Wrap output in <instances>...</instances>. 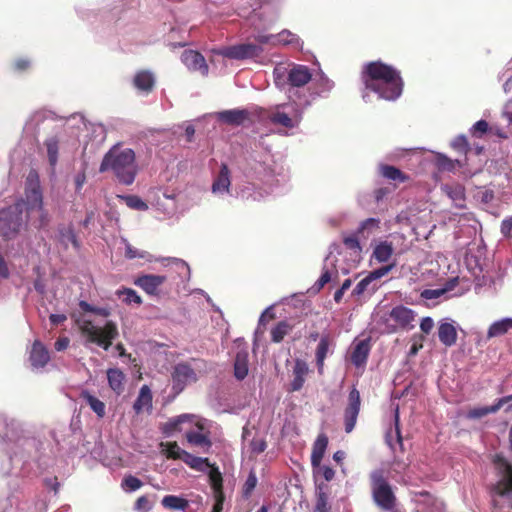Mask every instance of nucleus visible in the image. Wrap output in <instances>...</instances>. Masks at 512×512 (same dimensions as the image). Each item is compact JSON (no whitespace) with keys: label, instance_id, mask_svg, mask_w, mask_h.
Wrapping results in <instances>:
<instances>
[{"label":"nucleus","instance_id":"1","mask_svg":"<svg viewBox=\"0 0 512 512\" xmlns=\"http://www.w3.org/2000/svg\"><path fill=\"white\" fill-rule=\"evenodd\" d=\"M0 447L6 449L7 459L1 472L7 476L34 477L47 465L43 459V443L34 437L21 421L0 415Z\"/></svg>","mask_w":512,"mask_h":512},{"label":"nucleus","instance_id":"2","mask_svg":"<svg viewBox=\"0 0 512 512\" xmlns=\"http://www.w3.org/2000/svg\"><path fill=\"white\" fill-rule=\"evenodd\" d=\"M244 177L245 180L235 184L234 197L247 202L265 201L290 180L289 171L283 165L274 164L272 167L268 158L259 161L256 156L248 161Z\"/></svg>","mask_w":512,"mask_h":512},{"label":"nucleus","instance_id":"3","mask_svg":"<svg viewBox=\"0 0 512 512\" xmlns=\"http://www.w3.org/2000/svg\"><path fill=\"white\" fill-rule=\"evenodd\" d=\"M362 81L365 90L362 98L369 102V91L374 92L378 98L387 101H395L403 91V80L400 72L393 66L381 61H373L365 64L362 71Z\"/></svg>","mask_w":512,"mask_h":512},{"label":"nucleus","instance_id":"4","mask_svg":"<svg viewBox=\"0 0 512 512\" xmlns=\"http://www.w3.org/2000/svg\"><path fill=\"white\" fill-rule=\"evenodd\" d=\"M343 244L346 249V262L339 264L335 253L341 254V247L339 244L333 243L329 247V254L324 259L322 274L315 283L317 289L320 290L325 284L329 282L339 283L341 276H346L350 273L351 269L355 268L361 261L362 247L359 243L357 236L351 235L343 239Z\"/></svg>","mask_w":512,"mask_h":512},{"label":"nucleus","instance_id":"5","mask_svg":"<svg viewBox=\"0 0 512 512\" xmlns=\"http://www.w3.org/2000/svg\"><path fill=\"white\" fill-rule=\"evenodd\" d=\"M311 69L303 64H278L273 69L276 87L283 91L291 102H299L303 106L306 88L312 80Z\"/></svg>","mask_w":512,"mask_h":512},{"label":"nucleus","instance_id":"6","mask_svg":"<svg viewBox=\"0 0 512 512\" xmlns=\"http://www.w3.org/2000/svg\"><path fill=\"white\" fill-rule=\"evenodd\" d=\"M99 172H111L118 183L132 185L139 172L134 150L123 148L119 144L113 145L103 156Z\"/></svg>","mask_w":512,"mask_h":512},{"label":"nucleus","instance_id":"7","mask_svg":"<svg viewBox=\"0 0 512 512\" xmlns=\"http://www.w3.org/2000/svg\"><path fill=\"white\" fill-rule=\"evenodd\" d=\"M497 473V481L491 490L492 512H508L503 510V501H512V465L502 456L496 455L493 460ZM417 512H444L443 503L434 500L432 506H420Z\"/></svg>","mask_w":512,"mask_h":512},{"label":"nucleus","instance_id":"8","mask_svg":"<svg viewBox=\"0 0 512 512\" xmlns=\"http://www.w3.org/2000/svg\"><path fill=\"white\" fill-rule=\"evenodd\" d=\"M78 325L86 347L96 345L107 351L119 335L117 324L111 320L100 326L91 320L82 319L78 322Z\"/></svg>","mask_w":512,"mask_h":512},{"label":"nucleus","instance_id":"9","mask_svg":"<svg viewBox=\"0 0 512 512\" xmlns=\"http://www.w3.org/2000/svg\"><path fill=\"white\" fill-rule=\"evenodd\" d=\"M303 107L299 102H288L270 107L266 112L267 119L280 127L281 135H288V130L297 128L302 121Z\"/></svg>","mask_w":512,"mask_h":512},{"label":"nucleus","instance_id":"10","mask_svg":"<svg viewBox=\"0 0 512 512\" xmlns=\"http://www.w3.org/2000/svg\"><path fill=\"white\" fill-rule=\"evenodd\" d=\"M206 371V363L202 359L194 358L187 362L177 363L171 374L172 390L175 394L181 393L186 386L196 382L198 377Z\"/></svg>","mask_w":512,"mask_h":512},{"label":"nucleus","instance_id":"11","mask_svg":"<svg viewBox=\"0 0 512 512\" xmlns=\"http://www.w3.org/2000/svg\"><path fill=\"white\" fill-rule=\"evenodd\" d=\"M248 16L255 29L269 28L279 17L280 0H253Z\"/></svg>","mask_w":512,"mask_h":512},{"label":"nucleus","instance_id":"12","mask_svg":"<svg viewBox=\"0 0 512 512\" xmlns=\"http://www.w3.org/2000/svg\"><path fill=\"white\" fill-rule=\"evenodd\" d=\"M372 497L375 504L384 511L395 508L396 497L382 470L370 474Z\"/></svg>","mask_w":512,"mask_h":512},{"label":"nucleus","instance_id":"13","mask_svg":"<svg viewBox=\"0 0 512 512\" xmlns=\"http://www.w3.org/2000/svg\"><path fill=\"white\" fill-rule=\"evenodd\" d=\"M416 313L403 305L393 307L387 316L381 317L387 333H395L398 329L410 330L414 328Z\"/></svg>","mask_w":512,"mask_h":512},{"label":"nucleus","instance_id":"14","mask_svg":"<svg viewBox=\"0 0 512 512\" xmlns=\"http://www.w3.org/2000/svg\"><path fill=\"white\" fill-rule=\"evenodd\" d=\"M24 204L16 202L6 209L0 210V234L11 239L15 237L23 225Z\"/></svg>","mask_w":512,"mask_h":512},{"label":"nucleus","instance_id":"15","mask_svg":"<svg viewBox=\"0 0 512 512\" xmlns=\"http://www.w3.org/2000/svg\"><path fill=\"white\" fill-rule=\"evenodd\" d=\"M335 83L331 80L324 72L318 71L315 75H312V80L309 86L306 87V95L302 97L303 108L311 106L314 100L317 98H328L332 90L334 89Z\"/></svg>","mask_w":512,"mask_h":512},{"label":"nucleus","instance_id":"16","mask_svg":"<svg viewBox=\"0 0 512 512\" xmlns=\"http://www.w3.org/2000/svg\"><path fill=\"white\" fill-rule=\"evenodd\" d=\"M26 201H21L24 207L30 212H37L40 216V226H44L48 222V216L43 210V199L37 177L32 173L27 178L26 183Z\"/></svg>","mask_w":512,"mask_h":512},{"label":"nucleus","instance_id":"17","mask_svg":"<svg viewBox=\"0 0 512 512\" xmlns=\"http://www.w3.org/2000/svg\"><path fill=\"white\" fill-rule=\"evenodd\" d=\"M232 188V173L226 163H221L218 171L212 175L211 193L219 198L234 197Z\"/></svg>","mask_w":512,"mask_h":512},{"label":"nucleus","instance_id":"18","mask_svg":"<svg viewBox=\"0 0 512 512\" xmlns=\"http://www.w3.org/2000/svg\"><path fill=\"white\" fill-rule=\"evenodd\" d=\"M263 52L264 49L261 48L260 45H256L254 41H248L242 44L222 48L218 51V54L229 59L243 60L259 57Z\"/></svg>","mask_w":512,"mask_h":512},{"label":"nucleus","instance_id":"19","mask_svg":"<svg viewBox=\"0 0 512 512\" xmlns=\"http://www.w3.org/2000/svg\"><path fill=\"white\" fill-rule=\"evenodd\" d=\"M361 405L360 393L353 387L348 395V403L344 412L345 431L350 433L353 431L357 417L359 415Z\"/></svg>","mask_w":512,"mask_h":512},{"label":"nucleus","instance_id":"20","mask_svg":"<svg viewBox=\"0 0 512 512\" xmlns=\"http://www.w3.org/2000/svg\"><path fill=\"white\" fill-rule=\"evenodd\" d=\"M196 429H191L186 432L187 442L199 448L203 453L209 452L212 442L209 438V433L204 432V423L201 421L196 422Z\"/></svg>","mask_w":512,"mask_h":512},{"label":"nucleus","instance_id":"21","mask_svg":"<svg viewBox=\"0 0 512 512\" xmlns=\"http://www.w3.org/2000/svg\"><path fill=\"white\" fill-rule=\"evenodd\" d=\"M49 361L48 349L40 340H35L29 351V363L32 370L42 371Z\"/></svg>","mask_w":512,"mask_h":512},{"label":"nucleus","instance_id":"22","mask_svg":"<svg viewBox=\"0 0 512 512\" xmlns=\"http://www.w3.org/2000/svg\"><path fill=\"white\" fill-rule=\"evenodd\" d=\"M182 63L193 72L208 75L209 68L203 55L195 50H185L181 55Z\"/></svg>","mask_w":512,"mask_h":512},{"label":"nucleus","instance_id":"23","mask_svg":"<svg viewBox=\"0 0 512 512\" xmlns=\"http://www.w3.org/2000/svg\"><path fill=\"white\" fill-rule=\"evenodd\" d=\"M166 281V276L156 274H143L134 280V284L148 295L155 296L160 286Z\"/></svg>","mask_w":512,"mask_h":512},{"label":"nucleus","instance_id":"24","mask_svg":"<svg viewBox=\"0 0 512 512\" xmlns=\"http://www.w3.org/2000/svg\"><path fill=\"white\" fill-rule=\"evenodd\" d=\"M370 351L371 344L369 338L354 342L350 353L352 364L357 368L364 367L367 363Z\"/></svg>","mask_w":512,"mask_h":512},{"label":"nucleus","instance_id":"25","mask_svg":"<svg viewBox=\"0 0 512 512\" xmlns=\"http://www.w3.org/2000/svg\"><path fill=\"white\" fill-rule=\"evenodd\" d=\"M210 485L213 489L215 498V503L211 512H222L224 504L222 475L217 469L212 470L210 473Z\"/></svg>","mask_w":512,"mask_h":512},{"label":"nucleus","instance_id":"26","mask_svg":"<svg viewBox=\"0 0 512 512\" xmlns=\"http://www.w3.org/2000/svg\"><path fill=\"white\" fill-rule=\"evenodd\" d=\"M134 87L143 94L152 91L155 85V76L149 70L138 71L133 78Z\"/></svg>","mask_w":512,"mask_h":512},{"label":"nucleus","instance_id":"27","mask_svg":"<svg viewBox=\"0 0 512 512\" xmlns=\"http://www.w3.org/2000/svg\"><path fill=\"white\" fill-rule=\"evenodd\" d=\"M441 190L458 208L465 207V188L461 184H443Z\"/></svg>","mask_w":512,"mask_h":512},{"label":"nucleus","instance_id":"28","mask_svg":"<svg viewBox=\"0 0 512 512\" xmlns=\"http://www.w3.org/2000/svg\"><path fill=\"white\" fill-rule=\"evenodd\" d=\"M309 368L306 362L303 360H296L293 367V380L290 383V391L296 392L301 390L305 383L306 375L308 374Z\"/></svg>","mask_w":512,"mask_h":512},{"label":"nucleus","instance_id":"29","mask_svg":"<svg viewBox=\"0 0 512 512\" xmlns=\"http://www.w3.org/2000/svg\"><path fill=\"white\" fill-rule=\"evenodd\" d=\"M215 116L226 124L239 126L248 118V112L241 109H231L218 112Z\"/></svg>","mask_w":512,"mask_h":512},{"label":"nucleus","instance_id":"30","mask_svg":"<svg viewBox=\"0 0 512 512\" xmlns=\"http://www.w3.org/2000/svg\"><path fill=\"white\" fill-rule=\"evenodd\" d=\"M184 463L195 471L208 472L209 477L212 470L217 469L219 471L217 467L210 463L208 458L197 457L189 452L185 454Z\"/></svg>","mask_w":512,"mask_h":512},{"label":"nucleus","instance_id":"31","mask_svg":"<svg viewBox=\"0 0 512 512\" xmlns=\"http://www.w3.org/2000/svg\"><path fill=\"white\" fill-rule=\"evenodd\" d=\"M394 253V247L391 242L379 241L375 244L372 252V259L378 263H386L392 257Z\"/></svg>","mask_w":512,"mask_h":512},{"label":"nucleus","instance_id":"32","mask_svg":"<svg viewBox=\"0 0 512 512\" xmlns=\"http://www.w3.org/2000/svg\"><path fill=\"white\" fill-rule=\"evenodd\" d=\"M133 409L137 414L152 409V393L147 385L140 388L139 395L134 402Z\"/></svg>","mask_w":512,"mask_h":512},{"label":"nucleus","instance_id":"33","mask_svg":"<svg viewBox=\"0 0 512 512\" xmlns=\"http://www.w3.org/2000/svg\"><path fill=\"white\" fill-rule=\"evenodd\" d=\"M107 380L110 389L116 394L120 395L124 391L125 375L118 368H109L107 370Z\"/></svg>","mask_w":512,"mask_h":512},{"label":"nucleus","instance_id":"34","mask_svg":"<svg viewBox=\"0 0 512 512\" xmlns=\"http://www.w3.org/2000/svg\"><path fill=\"white\" fill-rule=\"evenodd\" d=\"M438 337L442 344L445 346H452L456 343L457 332L452 323L442 322L438 327Z\"/></svg>","mask_w":512,"mask_h":512},{"label":"nucleus","instance_id":"35","mask_svg":"<svg viewBox=\"0 0 512 512\" xmlns=\"http://www.w3.org/2000/svg\"><path fill=\"white\" fill-rule=\"evenodd\" d=\"M83 401L99 418H103L106 414V405L103 401L94 396L90 391L83 390L80 394Z\"/></svg>","mask_w":512,"mask_h":512},{"label":"nucleus","instance_id":"36","mask_svg":"<svg viewBox=\"0 0 512 512\" xmlns=\"http://www.w3.org/2000/svg\"><path fill=\"white\" fill-rule=\"evenodd\" d=\"M328 445V438L324 434L318 435L316 441L313 444L312 454H311V464L313 467H319L320 463L325 454L326 448Z\"/></svg>","mask_w":512,"mask_h":512},{"label":"nucleus","instance_id":"37","mask_svg":"<svg viewBox=\"0 0 512 512\" xmlns=\"http://www.w3.org/2000/svg\"><path fill=\"white\" fill-rule=\"evenodd\" d=\"M512 329V318L505 317L493 322L487 331V339L495 338L506 334Z\"/></svg>","mask_w":512,"mask_h":512},{"label":"nucleus","instance_id":"38","mask_svg":"<svg viewBox=\"0 0 512 512\" xmlns=\"http://www.w3.org/2000/svg\"><path fill=\"white\" fill-rule=\"evenodd\" d=\"M380 231V219L378 218H367L360 222L357 234L362 238H369L372 235L377 234Z\"/></svg>","mask_w":512,"mask_h":512},{"label":"nucleus","instance_id":"39","mask_svg":"<svg viewBox=\"0 0 512 512\" xmlns=\"http://www.w3.org/2000/svg\"><path fill=\"white\" fill-rule=\"evenodd\" d=\"M115 295L128 306H140L143 303L141 296L132 288L122 287L116 290Z\"/></svg>","mask_w":512,"mask_h":512},{"label":"nucleus","instance_id":"40","mask_svg":"<svg viewBox=\"0 0 512 512\" xmlns=\"http://www.w3.org/2000/svg\"><path fill=\"white\" fill-rule=\"evenodd\" d=\"M248 374V353L245 350L237 352L234 362V375L243 380Z\"/></svg>","mask_w":512,"mask_h":512},{"label":"nucleus","instance_id":"41","mask_svg":"<svg viewBox=\"0 0 512 512\" xmlns=\"http://www.w3.org/2000/svg\"><path fill=\"white\" fill-rule=\"evenodd\" d=\"M277 45H287L296 49H301L303 43L298 35L285 29L276 34V46Z\"/></svg>","mask_w":512,"mask_h":512},{"label":"nucleus","instance_id":"42","mask_svg":"<svg viewBox=\"0 0 512 512\" xmlns=\"http://www.w3.org/2000/svg\"><path fill=\"white\" fill-rule=\"evenodd\" d=\"M161 504L163 507L175 511H185L189 507L188 500L175 495L164 496Z\"/></svg>","mask_w":512,"mask_h":512},{"label":"nucleus","instance_id":"43","mask_svg":"<svg viewBox=\"0 0 512 512\" xmlns=\"http://www.w3.org/2000/svg\"><path fill=\"white\" fill-rule=\"evenodd\" d=\"M394 424L395 428L394 430H391L387 432L386 434V442L390 446V448L394 449L395 444H402V438L400 434V428H399V408L396 407L395 413H394Z\"/></svg>","mask_w":512,"mask_h":512},{"label":"nucleus","instance_id":"44","mask_svg":"<svg viewBox=\"0 0 512 512\" xmlns=\"http://www.w3.org/2000/svg\"><path fill=\"white\" fill-rule=\"evenodd\" d=\"M49 164L54 168L58 163L59 141L53 136L45 141Z\"/></svg>","mask_w":512,"mask_h":512},{"label":"nucleus","instance_id":"45","mask_svg":"<svg viewBox=\"0 0 512 512\" xmlns=\"http://www.w3.org/2000/svg\"><path fill=\"white\" fill-rule=\"evenodd\" d=\"M163 451L167 458L170 459H180L184 462L185 454H188L187 451L181 449L176 442H169L166 444H161Z\"/></svg>","mask_w":512,"mask_h":512},{"label":"nucleus","instance_id":"46","mask_svg":"<svg viewBox=\"0 0 512 512\" xmlns=\"http://www.w3.org/2000/svg\"><path fill=\"white\" fill-rule=\"evenodd\" d=\"M380 174L393 181L404 182L406 180V176L396 167L391 165H380L379 166Z\"/></svg>","mask_w":512,"mask_h":512},{"label":"nucleus","instance_id":"47","mask_svg":"<svg viewBox=\"0 0 512 512\" xmlns=\"http://www.w3.org/2000/svg\"><path fill=\"white\" fill-rule=\"evenodd\" d=\"M329 351V341L327 338L322 337L317 345L316 349V361L318 370L320 373H322L324 360L327 357Z\"/></svg>","mask_w":512,"mask_h":512},{"label":"nucleus","instance_id":"48","mask_svg":"<svg viewBox=\"0 0 512 512\" xmlns=\"http://www.w3.org/2000/svg\"><path fill=\"white\" fill-rule=\"evenodd\" d=\"M377 288V284L374 283V281L370 278L369 275H367L355 286V288L353 289V294L360 296L365 292L373 293L377 290Z\"/></svg>","mask_w":512,"mask_h":512},{"label":"nucleus","instance_id":"49","mask_svg":"<svg viewBox=\"0 0 512 512\" xmlns=\"http://www.w3.org/2000/svg\"><path fill=\"white\" fill-rule=\"evenodd\" d=\"M124 242H125L124 245H125V257L126 258H128V259L141 258V259H145L148 262L152 261L153 256L150 253L133 247L126 240Z\"/></svg>","mask_w":512,"mask_h":512},{"label":"nucleus","instance_id":"50","mask_svg":"<svg viewBox=\"0 0 512 512\" xmlns=\"http://www.w3.org/2000/svg\"><path fill=\"white\" fill-rule=\"evenodd\" d=\"M497 411H498V408H497L496 404H493L491 406L475 407L468 411L467 418L480 419L488 414L496 413Z\"/></svg>","mask_w":512,"mask_h":512},{"label":"nucleus","instance_id":"51","mask_svg":"<svg viewBox=\"0 0 512 512\" xmlns=\"http://www.w3.org/2000/svg\"><path fill=\"white\" fill-rule=\"evenodd\" d=\"M253 41L256 45H260L265 50L266 46H276V34H265L258 32L253 35Z\"/></svg>","mask_w":512,"mask_h":512},{"label":"nucleus","instance_id":"52","mask_svg":"<svg viewBox=\"0 0 512 512\" xmlns=\"http://www.w3.org/2000/svg\"><path fill=\"white\" fill-rule=\"evenodd\" d=\"M142 485V481L132 475L125 476L121 482V488L127 493L137 491Z\"/></svg>","mask_w":512,"mask_h":512},{"label":"nucleus","instance_id":"53","mask_svg":"<svg viewBox=\"0 0 512 512\" xmlns=\"http://www.w3.org/2000/svg\"><path fill=\"white\" fill-rule=\"evenodd\" d=\"M267 138H268V135H261L259 137V139L256 141L255 143V146L256 147H259L261 149H263L264 151L267 152V154L264 155V159H259L257 158L259 161H265L268 157V162L273 166L274 164H277L275 161H273L272 159V156L270 155V147H271V144L267 141ZM256 156L258 157V155L256 153H254L251 157V159Z\"/></svg>","mask_w":512,"mask_h":512},{"label":"nucleus","instance_id":"54","mask_svg":"<svg viewBox=\"0 0 512 512\" xmlns=\"http://www.w3.org/2000/svg\"><path fill=\"white\" fill-rule=\"evenodd\" d=\"M121 199H123L126 205L131 209L138 211H146L148 209L146 202L136 195L121 196Z\"/></svg>","mask_w":512,"mask_h":512},{"label":"nucleus","instance_id":"55","mask_svg":"<svg viewBox=\"0 0 512 512\" xmlns=\"http://www.w3.org/2000/svg\"><path fill=\"white\" fill-rule=\"evenodd\" d=\"M290 326L287 322H279L271 331L272 341L279 343L283 340L284 336L288 333Z\"/></svg>","mask_w":512,"mask_h":512},{"label":"nucleus","instance_id":"56","mask_svg":"<svg viewBox=\"0 0 512 512\" xmlns=\"http://www.w3.org/2000/svg\"><path fill=\"white\" fill-rule=\"evenodd\" d=\"M79 307L84 312L93 313V314L100 315V316H103V317H108L110 315V309L109 308L93 306V305L89 304L88 302H86L84 300H81L79 302Z\"/></svg>","mask_w":512,"mask_h":512},{"label":"nucleus","instance_id":"57","mask_svg":"<svg viewBox=\"0 0 512 512\" xmlns=\"http://www.w3.org/2000/svg\"><path fill=\"white\" fill-rule=\"evenodd\" d=\"M194 419V415H191V414H182V415H179V416H176L174 418H171L167 424H166V427L167 429L171 430V431H175V430H180L179 426L182 424V423H185V422H192V420Z\"/></svg>","mask_w":512,"mask_h":512},{"label":"nucleus","instance_id":"58","mask_svg":"<svg viewBox=\"0 0 512 512\" xmlns=\"http://www.w3.org/2000/svg\"><path fill=\"white\" fill-rule=\"evenodd\" d=\"M164 260L167 261L169 264H173L181 277H189L190 268L185 261L178 258H166Z\"/></svg>","mask_w":512,"mask_h":512},{"label":"nucleus","instance_id":"59","mask_svg":"<svg viewBox=\"0 0 512 512\" xmlns=\"http://www.w3.org/2000/svg\"><path fill=\"white\" fill-rule=\"evenodd\" d=\"M489 131V124L485 120H479L472 125L469 132L475 138H481L485 133Z\"/></svg>","mask_w":512,"mask_h":512},{"label":"nucleus","instance_id":"60","mask_svg":"<svg viewBox=\"0 0 512 512\" xmlns=\"http://www.w3.org/2000/svg\"><path fill=\"white\" fill-rule=\"evenodd\" d=\"M315 512H329L328 497L322 490L317 492Z\"/></svg>","mask_w":512,"mask_h":512},{"label":"nucleus","instance_id":"61","mask_svg":"<svg viewBox=\"0 0 512 512\" xmlns=\"http://www.w3.org/2000/svg\"><path fill=\"white\" fill-rule=\"evenodd\" d=\"M257 485V477L254 471H251L244 483L243 486V495L245 497H249L252 491L255 489Z\"/></svg>","mask_w":512,"mask_h":512},{"label":"nucleus","instance_id":"62","mask_svg":"<svg viewBox=\"0 0 512 512\" xmlns=\"http://www.w3.org/2000/svg\"><path fill=\"white\" fill-rule=\"evenodd\" d=\"M61 242L65 245L71 243L75 248H78L79 244L73 230L70 228L63 229L60 232Z\"/></svg>","mask_w":512,"mask_h":512},{"label":"nucleus","instance_id":"63","mask_svg":"<svg viewBox=\"0 0 512 512\" xmlns=\"http://www.w3.org/2000/svg\"><path fill=\"white\" fill-rule=\"evenodd\" d=\"M396 266L395 262L388 264L386 266H382L371 271L368 275L375 282L376 280L386 276L394 267Z\"/></svg>","mask_w":512,"mask_h":512},{"label":"nucleus","instance_id":"64","mask_svg":"<svg viewBox=\"0 0 512 512\" xmlns=\"http://www.w3.org/2000/svg\"><path fill=\"white\" fill-rule=\"evenodd\" d=\"M451 146L459 151V152H463V153H466L469 149V144H468V141H467V138L465 135L461 134V135H458L457 137H455L453 139V141L451 142Z\"/></svg>","mask_w":512,"mask_h":512}]
</instances>
